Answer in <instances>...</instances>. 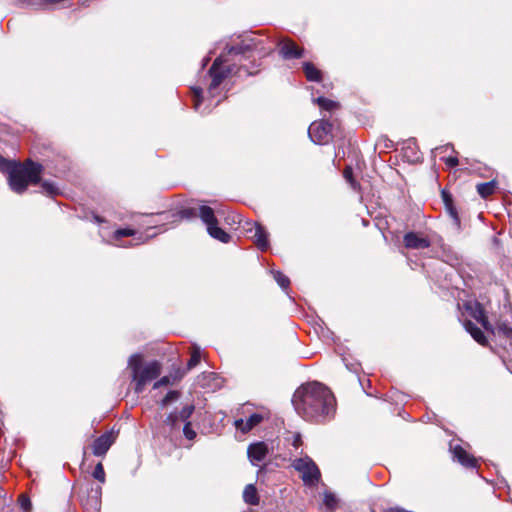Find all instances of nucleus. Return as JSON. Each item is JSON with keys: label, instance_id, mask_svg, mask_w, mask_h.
Here are the masks:
<instances>
[{"label": "nucleus", "instance_id": "obj_2", "mask_svg": "<svg viewBox=\"0 0 512 512\" xmlns=\"http://www.w3.org/2000/svg\"><path fill=\"white\" fill-rule=\"evenodd\" d=\"M0 171L7 174L10 188L15 193L22 194L30 184L40 182L43 167L31 160L17 163L0 155Z\"/></svg>", "mask_w": 512, "mask_h": 512}, {"label": "nucleus", "instance_id": "obj_22", "mask_svg": "<svg viewBox=\"0 0 512 512\" xmlns=\"http://www.w3.org/2000/svg\"><path fill=\"white\" fill-rule=\"evenodd\" d=\"M495 187L496 185L493 181L480 183L477 185V192L481 195V197L487 198L494 193Z\"/></svg>", "mask_w": 512, "mask_h": 512}, {"label": "nucleus", "instance_id": "obj_42", "mask_svg": "<svg viewBox=\"0 0 512 512\" xmlns=\"http://www.w3.org/2000/svg\"><path fill=\"white\" fill-rule=\"evenodd\" d=\"M446 208H447V210L449 211L450 215H451L453 218L457 219V212H456L455 208L453 207V204H452V205H449V207H446Z\"/></svg>", "mask_w": 512, "mask_h": 512}, {"label": "nucleus", "instance_id": "obj_36", "mask_svg": "<svg viewBox=\"0 0 512 512\" xmlns=\"http://www.w3.org/2000/svg\"><path fill=\"white\" fill-rule=\"evenodd\" d=\"M170 382L169 378L167 376L162 377L160 380L154 383L153 388L158 389L161 386L168 385Z\"/></svg>", "mask_w": 512, "mask_h": 512}, {"label": "nucleus", "instance_id": "obj_1", "mask_svg": "<svg viewBox=\"0 0 512 512\" xmlns=\"http://www.w3.org/2000/svg\"><path fill=\"white\" fill-rule=\"evenodd\" d=\"M295 411L305 420L324 422L336 411V400L329 388L319 382L300 386L293 395Z\"/></svg>", "mask_w": 512, "mask_h": 512}, {"label": "nucleus", "instance_id": "obj_38", "mask_svg": "<svg viewBox=\"0 0 512 512\" xmlns=\"http://www.w3.org/2000/svg\"><path fill=\"white\" fill-rule=\"evenodd\" d=\"M442 197L446 207H449V205L453 204L452 197L445 191L442 192Z\"/></svg>", "mask_w": 512, "mask_h": 512}, {"label": "nucleus", "instance_id": "obj_5", "mask_svg": "<svg viewBox=\"0 0 512 512\" xmlns=\"http://www.w3.org/2000/svg\"><path fill=\"white\" fill-rule=\"evenodd\" d=\"M292 467L301 474V479L305 485H316L321 477L320 470L314 461L309 457L295 459Z\"/></svg>", "mask_w": 512, "mask_h": 512}, {"label": "nucleus", "instance_id": "obj_29", "mask_svg": "<svg viewBox=\"0 0 512 512\" xmlns=\"http://www.w3.org/2000/svg\"><path fill=\"white\" fill-rule=\"evenodd\" d=\"M324 504L327 508H329L330 510H333L336 507L337 499L333 494L326 493L324 495Z\"/></svg>", "mask_w": 512, "mask_h": 512}, {"label": "nucleus", "instance_id": "obj_16", "mask_svg": "<svg viewBox=\"0 0 512 512\" xmlns=\"http://www.w3.org/2000/svg\"><path fill=\"white\" fill-rule=\"evenodd\" d=\"M202 222L208 227L218 224V220L215 217L214 210L206 205L199 206V215Z\"/></svg>", "mask_w": 512, "mask_h": 512}, {"label": "nucleus", "instance_id": "obj_28", "mask_svg": "<svg viewBox=\"0 0 512 512\" xmlns=\"http://www.w3.org/2000/svg\"><path fill=\"white\" fill-rule=\"evenodd\" d=\"M93 477L100 481L101 483L105 482V471L103 468V465L101 463H98L93 471Z\"/></svg>", "mask_w": 512, "mask_h": 512}, {"label": "nucleus", "instance_id": "obj_30", "mask_svg": "<svg viewBox=\"0 0 512 512\" xmlns=\"http://www.w3.org/2000/svg\"><path fill=\"white\" fill-rule=\"evenodd\" d=\"M180 396V393L178 391H169L166 396L162 400V406H166L169 403L177 400Z\"/></svg>", "mask_w": 512, "mask_h": 512}, {"label": "nucleus", "instance_id": "obj_15", "mask_svg": "<svg viewBox=\"0 0 512 512\" xmlns=\"http://www.w3.org/2000/svg\"><path fill=\"white\" fill-rule=\"evenodd\" d=\"M308 135L315 144L324 145L331 141V130H307Z\"/></svg>", "mask_w": 512, "mask_h": 512}, {"label": "nucleus", "instance_id": "obj_25", "mask_svg": "<svg viewBox=\"0 0 512 512\" xmlns=\"http://www.w3.org/2000/svg\"><path fill=\"white\" fill-rule=\"evenodd\" d=\"M136 234L135 230L133 229H129V228H121V229H117L114 234H113V238L118 241L120 240L121 238L123 237H131V236H134Z\"/></svg>", "mask_w": 512, "mask_h": 512}, {"label": "nucleus", "instance_id": "obj_34", "mask_svg": "<svg viewBox=\"0 0 512 512\" xmlns=\"http://www.w3.org/2000/svg\"><path fill=\"white\" fill-rule=\"evenodd\" d=\"M199 362H200V353H199V351H194L191 354V357L188 361V368L191 369V368L195 367Z\"/></svg>", "mask_w": 512, "mask_h": 512}, {"label": "nucleus", "instance_id": "obj_23", "mask_svg": "<svg viewBox=\"0 0 512 512\" xmlns=\"http://www.w3.org/2000/svg\"><path fill=\"white\" fill-rule=\"evenodd\" d=\"M41 188L43 193L51 197L56 196L60 193L59 188L53 182L43 181L41 183Z\"/></svg>", "mask_w": 512, "mask_h": 512}, {"label": "nucleus", "instance_id": "obj_9", "mask_svg": "<svg viewBox=\"0 0 512 512\" xmlns=\"http://www.w3.org/2000/svg\"><path fill=\"white\" fill-rule=\"evenodd\" d=\"M247 454L251 463L258 465L259 462H262L266 458L268 447L264 442L253 443L249 445Z\"/></svg>", "mask_w": 512, "mask_h": 512}, {"label": "nucleus", "instance_id": "obj_39", "mask_svg": "<svg viewBox=\"0 0 512 512\" xmlns=\"http://www.w3.org/2000/svg\"><path fill=\"white\" fill-rule=\"evenodd\" d=\"M445 163L449 166V167H455L458 165V159L456 157H448L445 159Z\"/></svg>", "mask_w": 512, "mask_h": 512}, {"label": "nucleus", "instance_id": "obj_20", "mask_svg": "<svg viewBox=\"0 0 512 512\" xmlns=\"http://www.w3.org/2000/svg\"><path fill=\"white\" fill-rule=\"evenodd\" d=\"M465 328L467 330V332L470 333V335L475 339V341H477L479 344H482L484 345L486 343V337L484 335V333L482 332V330L480 328H478L474 323H472L471 321H467L465 323Z\"/></svg>", "mask_w": 512, "mask_h": 512}, {"label": "nucleus", "instance_id": "obj_13", "mask_svg": "<svg viewBox=\"0 0 512 512\" xmlns=\"http://www.w3.org/2000/svg\"><path fill=\"white\" fill-rule=\"evenodd\" d=\"M453 455H454V458H456L458 460V462L461 463L463 466L468 467V468L476 467V464H477L476 459L474 457H472L471 455H469L463 447L456 446L453 449Z\"/></svg>", "mask_w": 512, "mask_h": 512}, {"label": "nucleus", "instance_id": "obj_24", "mask_svg": "<svg viewBox=\"0 0 512 512\" xmlns=\"http://www.w3.org/2000/svg\"><path fill=\"white\" fill-rule=\"evenodd\" d=\"M315 102L321 107L326 110H333L335 109L338 104L330 99H327L325 97H318Z\"/></svg>", "mask_w": 512, "mask_h": 512}, {"label": "nucleus", "instance_id": "obj_43", "mask_svg": "<svg viewBox=\"0 0 512 512\" xmlns=\"http://www.w3.org/2000/svg\"><path fill=\"white\" fill-rule=\"evenodd\" d=\"M252 42V44H247L245 46V49H250L252 47L257 48V45L260 43V40L253 39Z\"/></svg>", "mask_w": 512, "mask_h": 512}, {"label": "nucleus", "instance_id": "obj_21", "mask_svg": "<svg viewBox=\"0 0 512 512\" xmlns=\"http://www.w3.org/2000/svg\"><path fill=\"white\" fill-rule=\"evenodd\" d=\"M199 215V207H191L185 208L177 212L176 214H172L173 217L178 219H192Z\"/></svg>", "mask_w": 512, "mask_h": 512}, {"label": "nucleus", "instance_id": "obj_8", "mask_svg": "<svg viewBox=\"0 0 512 512\" xmlns=\"http://www.w3.org/2000/svg\"><path fill=\"white\" fill-rule=\"evenodd\" d=\"M279 53L284 59H296L302 57L303 49L289 39H282L279 43Z\"/></svg>", "mask_w": 512, "mask_h": 512}, {"label": "nucleus", "instance_id": "obj_17", "mask_svg": "<svg viewBox=\"0 0 512 512\" xmlns=\"http://www.w3.org/2000/svg\"><path fill=\"white\" fill-rule=\"evenodd\" d=\"M243 500L245 503L256 506L259 504L258 491L254 484H248L245 486L243 491Z\"/></svg>", "mask_w": 512, "mask_h": 512}, {"label": "nucleus", "instance_id": "obj_32", "mask_svg": "<svg viewBox=\"0 0 512 512\" xmlns=\"http://www.w3.org/2000/svg\"><path fill=\"white\" fill-rule=\"evenodd\" d=\"M185 437L189 440H193L196 437V432L191 428V423L186 422L183 428Z\"/></svg>", "mask_w": 512, "mask_h": 512}, {"label": "nucleus", "instance_id": "obj_40", "mask_svg": "<svg viewBox=\"0 0 512 512\" xmlns=\"http://www.w3.org/2000/svg\"><path fill=\"white\" fill-rule=\"evenodd\" d=\"M499 329H500V331H502V332H503V334H504L506 337H510L511 332H512L511 328H509V327H508V326H506V325H503V326H501Z\"/></svg>", "mask_w": 512, "mask_h": 512}, {"label": "nucleus", "instance_id": "obj_7", "mask_svg": "<svg viewBox=\"0 0 512 512\" xmlns=\"http://www.w3.org/2000/svg\"><path fill=\"white\" fill-rule=\"evenodd\" d=\"M403 242L406 248L415 250L425 249L431 245V241L427 236L417 232L406 233Z\"/></svg>", "mask_w": 512, "mask_h": 512}, {"label": "nucleus", "instance_id": "obj_26", "mask_svg": "<svg viewBox=\"0 0 512 512\" xmlns=\"http://www.w3.org/2000/svg\"><path fill=\"white\" fill-rule=\"evenodd\" d=\"M193 412H194V406L186 405L177 414L181 421L187 422V420L190 418V416L192 415Z\"/></svg>", "mask_w": 512, "mask_h": 512}, {"label": "nucleus", "instance_id": "obj_33", "mask_svg": "<svg viewBox=\"0 0 512 512\" xmlns=\"http://www.w3.org/2000/svg\"><path fill=\"white\" fill-rule=\"evenodd\" d=\"M19 503H20L21 508L25 512H28L30 510V508H31V501H30V499L26 495H23V494L20 495Z\"/></svg>", "mask_w": 512, "mask_h": 512}, {"label": "nucleus", "instance_id": "obj_37", "mask_svg": "<svg viewBox=\"0 0 512 512\" xmlns=\"http://www.w3.org/2000/svg\"><path fill=\"white\" fill-rule=\"evenodd\" d=\"M244 47L243 46H233L229 49L228 53L229 54H235V55H238V54H241L244 52Z\"/></svg>", "mask_w": 512, "mask_h": 512}, {"label": "nucleus", "instance_id": "obj_19", "mask_svg": "<svg viewBox=\"0 0 512 512\" xmlns=\"http://www.w3.org/2000/svg\"><path fill=\"white\" fill-rule=\"evenodd\" d=\"M207 231L211 237H213L216 240H219L222 243H228L231 239V236L222 228H220L218 224H214L208 227Z\"/></svg>", "mask_w": 512, "mask_h": 512}, {"label": "nucleus", "instance_id": "obj_35", "mask_svg": "<svg viewBox=\"0 0 512 512\" xmlns=\"http://www.w3.org/2000/svg\"><path fill=\"white\" fill-rule=\"evenodd\" d=\"M178 421H181L180 418L178 417V414L177 413H170L166 420H165V423L170 425L172 428H174Z\"/></svg>", "mask_w": 512, "mask_h": 512}, {"label": "nucleus", "instance_id": "obj_45", "mask_svg": "<svg viewBox=\"0 0 512 512\" xmlns=\"http://www.w3.org/2000/svg\"><path fill=\"white\" fill-rule=\"evenodd\" d=\"M21 2H24V3H27V4H31L32 3V0H20Z\"/></svg>", "mask_w": 512, "mask_h": 512}, {"label": "nucleus", "instance_id": "obj_46", "mask_svg": "<svg viewBox=\"0 0 512 512\" xmlns=\"http://www.w3.org/2000/svg\"><path fill=\"white\" fill-rule=\"evenodd\" d=\"M96 220H97L98 222H101V221H102L99 217H96Z\"/></svg>", "mask_w": 512, "mask_h": 512}, {"label": "nucleus", "instance_id": "obj_44", "mask_svg": "<svg viewBox=\"0 0 512 512\" xmlns=\"http://www.w3.org/2000/svg\"><path fill=\"white\" fill-rule=\"evenodd\" d=\"M265 54H268L272 51V47H268L266 49H262Z\"/></svg>", "mask_w": 512, "mask_h": 512}, {"label": "nucleus", "instance_id": "obj_12", "mask_svg": "<svg viewBox=\"0 0 512 512\" xmlns=\"http://www.w3.org/2000/svg\"><path fill=\"white\" fill-rule=\"evenodd\" d=\"M470 310V315L480 323L484 329L491 330V326L488 322L487 316L483 307L479 303H475L473 305H469L467 307Z\"/></svg>", "mask_w": 512, "mask_h": 512}, {"label": "nucleus", "instance_id": "obj_10", "mask_svg": "<svg viewBox=\"0 0 512 512\" xmlns=\"http://www.w3.org/2000/svg\"><path fill=\"white\" fill-rule=\"evenodd\" d=\"M114 442V436L112 433H105L98 437L93 445H92V451L93 454L96 456H103L106 454V452L109 450L111 445Z\"/></svg>", "mask_w": 512, "mask_h": 512}, {"label": "nucleus", "instance_id": "obj_11", "mask_svg": "<svg viewBox=\"0 0 512 512\" xmlns=\"http://www.w3.org/2000/svg\"><path fill=\"white\" fill-rule=\"evenodd\" d=\"M263 421V416L258 413L252 414L246 421L243 419H237L234 422V426L237 430H240L242 433H248L254 427L259 425Z\"/></svg>", "mask_w": 512, "mask_h": 512}, {"label": "nucleus", "instance_id": "obj_41", "mask_svg": "<svg viewBox=\"0 0 512 512\" xmlns=\"http://www.w3.org/2000/svg\"><path fill=\"white\" fill-rule=\"evenodd\" d=\"M293 438H294V439H293V446H294L295 448H298V447L302 444L301 437H300V435H298V434H297V435H294V437H293Z\"/></svg>", "mask_w": 512, "mask_h": 512}, {"label": "nucleus", "instance_id": "obj_31", "mask_svg": "<svg viewBox=\"0 0 512 512\" xmlns=\"http://www.w3.org/2000/svg\"><path fill=\"white\" fill-rule=\"evenodd\" d=\"M275 280L282 288H287L290 283L289 279L280 272L275 274Z\"/></svg>", "mask_w": 512, "mask_h": 512}, {"label": "nucleus", "instance_id": "obj_27", "mask_svg": "<svg viewBox=\"0 0 512 512\" xmlns=\"http://www.w3.org/2000/svg\"><path fill=\"white\" fill-rule=\"evenodd\" d=\"M343 176L347 182L351 185V187L356 190L358 188L357 182L353 178V170L351 167H346L343 171Z\"/></svg>", "mask_w": 512, "mask_h": 512}, {"label": "nucleus", "instance_id": "obj_4", "mask_svg": "<svg viewBox=\"0 0 512 512\" xmlns=\"http://www.w3.org/2000/svg\"><path fill=\"white\" fill-rule=\"evenodd\" d=\"M129 367L132 370V377L135 381L136 393H142L146 384L161 374V364L158 361L143 364L142 358L138 354L130 357Z\"/></svg>", "mask_w": 512, "mask_h": 512}, {"label": "nucleus", "instance_id": "obj_6", "mask_svg": "<svg viewBox=\"0 0 512 512\" xmlns=\"http://www.w3.org/2000/svg\"><path fill=\"white\" fill-rule=\"evenodd\" d=\"M102 488L100 485L88 483L80 487L79 498L81 504L88 512H98L101 507Z\"/></svg>", "mask_w": 512, "mask_h": 512}, {"label": "nucleus", "instance_id": "obj_3", "mask_svg": "<svg viewBox=\"0 0 512 512\" xmlns=\"http://www.w3.org/2000/svg\"><path fill=\"white\" fill-rule=\"evenodd\" d=\"M225 60L222 56L215 59L209 69L211 83L208 87L207 97L202 96L200 88H193V108L201 114L208 113L213 107H216L221 99H216V94L221 83L233 72L229 65H224Z\"/></svg>", "mask_w": 512, "mask_h": 512}, {"label": "nucleus", "instance_id": "obj_14", "mask_svg": "<svg viewBox=\"0 0 512 512\" xmlns=\"http://www.w3.org/2000/svg\"><path fill=\"white\" fill-rule=\"evenodd\" d=\"M268 236H269V234L266 231V229L262 225L256 223L255 224V233L253 236L254 242L257 245V247L259 249H261L262 251L267 250L269 247Z\"/></svg>", "mask_w": 512, "mask_h": 512}, {"label": "nucleus", "instance_id": "obj_18", "mask_svg": "<svg viewBox=\"0 0 512 512\" xmlns=\"http://www.w3.org/2000/svg\"><path fill=\"white\" fill-rule=\"evenodd\" d=\"M303 70L308 81L320 82L322 79V73L312 63H303Z\"/></svg>", "mask_w": 512, "mask_h": 512}]
</instances>
